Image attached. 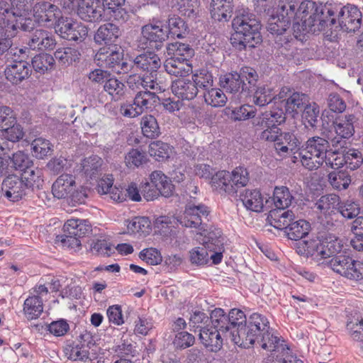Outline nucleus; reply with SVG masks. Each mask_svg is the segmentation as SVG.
<instances>
[{"label":"nucleus","instance_id":"obj_5","mask_svg":"<svg viewBox=\"0 0 363 363\" xmlns=\"http://www.w3.org/2000/svg\"><path fill=\"white\" fill-rule=\"evenodd\" d=\"M286 113L281 108L273 107L255 117L253 125L261 140L272 142L277 140L279 125L286 121Z\"/></svg>","mask_w":363,"mask_h":363},{"label":"nucleus","instance_id":"obj_57","mask_svg":"<svg viewBox=\"0 0 363 363\" xmlns=\"http://www.w3.org/2000/svg\"><path fill=\"white\" fill-rule=\"evenodd\" d=\"M147 160L145 152L135 148H132L125 157V165L130 169L139 167L145 164Z\"/></svg>","mask_w":363,"mask_h":363},{"label":"nucleus","instance_id":"obj_47","mask_svg":"<svg viewBox=\"0 0 363 363\" xmlns=\"http://www.w3.org/2000/svg\"><path fill=\"white\" fill-rule=\"evenodd\" d=\"M101 164L102 161L99 157L92 155L84 160L82 164V171L87 178L96 179L101 173Z\"/></svg>","mask_w":363,"mask_h":363},{"label":"nucleus","instance_id":"obj_2","mask_svg":"<svg viewBox=\"0 0 363 363\" xmlns=\"http://www.w3.org/2000/svg\"><path fill=\"white\" fill-rule=\"evenodd\" d=\"M298 0H279L267 23L268 31L274 36L278 48L286 47L292 38L289 31L291 23L298 21Z\"/></svg>","mask_w":363,"mask_h":363},{"label":"nucleus","instance_id":"obj_53","mask_svg":"<svg viewBox=\"0 0 363 363\" xmlns=\"http://www.w3.org/2000/svg\"><path fill=\"white\" fill-rule=\"evenodd\" d=\"M175 223L176 221L174 216H160L154 222L155 232L164 237H167L173 231Z\"/></svg>","mask_w":363,"mask_h":363},{"label":"nucleus","instance_id":"obj_14","mask_svg":"<svg viewBox=\"0 0 363 363\" xmlns=\"http://www.w3.org/2000/svg\"><path fill=\"white\" fill-rule=\"evenodd\" d=\"M33 11L34 16L39 23L48 26H54V28L58 20L63 18L59 7L48 1L37 3L33 7Z\"/></svg>","mask_w":363,"mask_h":363},{"label":"nucleus","instance_id":"obj_62","mask_svg":"<svg viewBox=\"0 0 363 363\" xmlns=\"http://www.w3.org/2000/svg\"><path fill=\"white\" fill-rule=\"evenodd\" d=\"M189 261L191 264L203 266L209 261L208 248L206 246L196 247L189 251Z\"/></svg>","mask_w":363,"mask_h":363},{"label":"nucleus","instance_id":"obj_55","mask_svg":"<svg viewBox=\"0 0 363 363\" xmlns=\"http://www.w3.org/2000/svg\"><path fill=\"white\" fill-rule=\"evenodd\" d=\"M9 163L11 167L18 169L22 172L28 168L33 167V162L28 155L22 151H18L13 154L12 157L8 156Z\"/></svg>","mask_w":363,"mask_h":363},{"label":"nucleus","instance_id":"obj_42","mask_svg":"<svg viewBox=\"0 0 363 363\" xmlns=\"http://www.w3.org/2000/svg\"><path fill=\"white\" fill-rule=\"evenodd\" d=\"M91 231V225L86 220L71 219L64 225V232L76 235L79 239Z\"/></svg>","mask_w":363,"mask_h":363},{"label":"nucleus","instance_id":"obj_7","mask_svg":"<svg viewBox=\"0 0 363 363\" xmlns=\"http://www.w3.org/2000/svg\"><path fill=\"white\" fill-rule=\"evenodd\" d=\"M168 33L164 29V24L160 20H152V23L143 26L138 46L142 49L160 50L168 39Z\"/></svg>","mask_w":363,"mask_h":363},{"label":"nucleus","instance_id":"obj_52","mask_svg":"<svg viewBox=\"0 0 363 363\" xmlns=\"http://www.w3.org/2000/svg\"><path fill=\"white\" fill-rule=\"evenodd\" d=\"M0 29L2 33L0 35V55L6 51H9L12 45L11 38L16 35L14 24H9L5 22L4 26L0 24Z\"/></svg>","mask_w":363,"mask_h":363},{"label":"nucleus","instance_id":"obj_30","mask_svg":"<svg viewBox=\"0 0 363 363\" xmlns=\"http://www.w3.org/2000/svg\"><path fill=\"white\" fill-rule=\"evenodd\" d=\"M21 179L30 189L32 195L36 190L40 189L44 183L42 169L34 166L23 171L20 176Z\"/></svg>","mask_w":363,"mask_h":363},{"label":"nucleus","instance_id":"obj_45","mask_svg":"<svg viewBox=\"0 0 363 363\" xmlns=\"http://www.w3.org/2000/svg\"><path fill=\"white\" fill-rule=\"evenodd\" d=\"M191 74V79L199 91L201 90L204 92L213 86V76L207 69H196Z\"/></svg>","mask_w":363,"mask_h":363},{"label":"nucleus","instance_id":"obj_11","mask_svg":"<svg viewBox=\"0 0 363 363\" xmlns=\"http://www.w3.org/2000/svg\"><path fill=\"white\" fill-rule=\"evenodd\" d=\"M337 7L336 6H335ZM337 9V8H336ZM338 26L343 31L347 33L355 32L362 24V13L354 5H347L342 7L340 11L337 9Z\"/></svg>","mask_w":363,"mask_h":363},{"label":"nucleus","instance_id":"obj_27","mask_svg":"<svg viewBox=\"0 0 363 363\" xmlns=\"http://www.w3.org/2000/svg\"><path fill=\"white\" fill-rule=\"evenodd\" d=\"M277 140L272 141L274 143L276 150L279 154L287 153L289 150L293 152L301 145L300 140L291 132L283 133L279 130Z\"/></svg>","mask_w":363,"mask_h":363},{"label":"nucleus","instance_id":"obj_61","mask_svg":"<svg viewBox=\"0 0 363 363\" xmlns=\"http://www.w3.org/2000/svg\"><path fill=\"white\" fill-rule=\"evenodd\" d=\"M345 163L347 169L356 170L363 164V155L357 149L344 150Z\"/></svg>","mask_w":363,"mask_h":363},{"label":"nucleus","instance_id":"obj_29","mask_svg":"<svg viewBox=\"0 0 363 363\" xmlns=\"http://www.w3.org/2000/svg\"><path fill=\"white\" fill-rule=\"evenodd\" d=\"M164 67L168 74L175 77H184L193 72L191 62L172 57H169L165 60Z\"/></svg>","mask_w":363,"mask_h":363},{"label":"nucleus","instance_id":"obj_10","mask_svg":"<svg viewBox=\"0 0 363 363\" xmlns=\"http://www.w3.org/2000/svg\"><path fill=\"white\" fill-rule=\"evenodd\" d=\"M209 213L208 207L204 204L188 203L186 205L183 215L177 220L186 228H199L204 220H208Z\"/></svg>","mask_w":363,"mask_h":363},{"label":"nucleus","instance_id":"obj_23","mask_svg":"<svg viewBox=\"0 0 363 363\" xmlns=\"http://www.w3.org/2000/svg\"><path fill=\"white\" fill-rule=\"evenodd\" d=\"M76 186L75 177L72 174H62L52 186V193L54 197L65 199L69 197Z\"/></svg>","mask_w":363,"mask_h":363},{"label":"nucleus","instance_id":"obj_8","mask_svg":"<svg viewBox=\"0 0 363 363\" xmlns=\"http://www.w3.org/2000/svg\"><path fill=\"white\" fill-rule=\"evenodd\" d=\"M269 329V322L263 315L254 313L247 319L245 328H240L241 342L240 347L248 348L256 342L257 337Z\"/></svg>","mask_w":363,"mask_h":363},{"label":"nucleus","instance_id":"obj_9","mask_svg":"<svg viewBox=\"0 0 363 363\" xmlns=\"http://www.w3.org/2000/svg\"><path fill=\"white\" fill-rule=\"evenodd\" d=\"M55 29L60 38L69 41L82 42L88 35L84 23L67 17L60 18Z\"/></svg>","mask_w":363,"mask_h":363},{"label":"nucleus","instance_id":"obj_41","mask_svg":"<svg viewBox=\"0 0 363 363\" xmlns=\"http://www.w3.org/2000/svg\"><path fill=\"white\" fill-rule=\"evenodd\" d=\"M256 342L262 349L269 352L277 351L279 347L283 350H285V347H286L288 350H289L286 345L280 343L279 337L274 335V334L269 331V329L266 330L264 333H262V335L257 337V340H256Z\"/></svg>","mask_w":363,"mask_h":363},{"label":"nucleus","instance_id":"obj_46","mask_svg":"<svg viewBox=\"0 0 363 363\" xmlns=\"http://www.w3.org/2000/svg\"><path fill=\"white\" fill-rule=\"evenodd\" d=\"M323 236H322L321 238L316 237L309 240H304L303 241L304 254H306L308 257H311L313 259L320 261L323 259L322 254L320 252V251L323 250Z\"/></svg>","mask_w":363,"mask_h":363},{"label":"nucleus","instance_id":"obj_22","mask_svg":"<svg viewBox=\"0 0 363 363\" xmlns=\"http://www.w3.org/2000/svg\"><path fill=\"white\" fill-rule=\"evenodd\" d=\"M240 197L246 208L255 212H261L264 209L267 210L271 206L269 205V199L266 200L265 203H263L262 194L257 189L246 190L245 193L241 194Z\"/></svg>","mask_w":363,"mask_h":363},{"label":"nucleus","instance_id":"obj_12","mask_svg":"<svg viewBox=\"0 0 363 363\" xmlns=\"http://www.w3.org/2000/svg\"><path fill=\"white\" fill-rule=\"evenodd\" d=\"M33 0H11V5L7 2H0V24L5 22L12 25L16 16L27 15L30 11V4Z\"/></svg>","mask_w":363,"mask_h":363},{"label":"nucleus","instance_id":"obj_35","mask_svg":"<svg viewBox=\"0 0 363 363\" xmlns=\"http://www.w3.org/2000/svg\"><path fill=\"white\" fill-rule=\"evenodd\" d=\"M309 101L306 94L293 92L290 94L285 103V113H288L294 116L302 111L303 108Z\"/></svg>","mask_w":363,"mask_h":363},{"label":"nucleus","instance_id":"obj_54","mask_svg":"<svg viewBox=\"0 0 363 363\" xmlns=\"http://www.w3.org/2000/svg\"><path fill=\"white\" fill-rule=\"evenodd\" d=\"M125 84L116 77H108L104 85V89L114 101H118L122 98L125 94Z\"/></svg>","mask_w":363,"mask_h":363},{"label":"nucleus","instance_id":"obj_4","mask_svg":"<svg viewBox=\"0 0 363 363\" xmlns=\"http://www.w3.org/2000/svg\"><path fill=\"white\" fill-rule=\"evenodd\" d=\"M330 148V142L325 138H309L297 153L302 165L309 170L317 169L324 163Z\"/></svg>","mask_w":363,"mask_h":363},{"label":"nucleus","instance_id":"obj_26","mask_svg":"<svg viewBox=\"0 0 363 363\" xmlns=\"http://www.w3.org/2000/svg\"><path fill=\"white\" fill-rule=\"evenodd\" d=\"M233 7V0H211V18L218 21H227L232 16Z\"/></svg>","mask_w":363,"mask_h":363},{"label":"nucleus","instance_id":"obj_19","mask_svg":"<svg viewBox=\"0 0 363 363\" xmlns=\"http://www.w3.org/2000/svg\"><path fill=\"white\" fill-rule=\"evenodd\" d=\"M104 8L94 0H80L78 3L77 13L84 21L94 22L101 19Z\"/></svg>","mask_w":363,"mask_h":363},{"label":"nucleus","instance_id":"obj_25","mask_svg":"<svg viewBox=\"0 0 363 363\" xmlns=\"http://www.w3.org/2000/svg\"><path fill=\"white\" fill-rule=\"evenodd\" d=\"M134 65L137 68L152 74L160 67L161 60L153 51H147L135 57Z\"/></svg>","mask_w":363,"mask_h":363},{"label":"nucleus","instance_id":"obj_28","mask_svg":"<svg viewBox=\"0 0 363 363\" xmlns=\"http://www.w3.org/2000/svg\"><path fill=\"white\" fill-rule=\"evenodd\" d=\"M212 186L220 191H223L229 196H236L238 189L233 184L230 172L219 171L211 177Z\"/></svg>","mask_w":363,"mask_h":363},{"label":"nucleus","instance_id":"obj_16","mask_svg":"<svg viewBox=\"0 0 363 363\" xmlns=\"http://www.w3.org/2000/svg\"><path fill=\"white\" fill-rule=\"evenodd\" d=\"M57 42L55 35L43 29L35 30L28 37L27 45L33 50H52L56 46Z\"/></svg>","mask_w":363,"mask_h":363},{"label":"nucleus","instance_id":"obj_44","mask_svg":"<svg viewBox=\"0 0 363 363\" xmlns=\"http://www.w3.org/2000/svg\"><path fill=\"white\" fill-rule=\"evenodd\" d=\"M43 311V300L40 296L27 298L23 304V311L28 320L38 318Z\"/></svg>","mask_w":363,"mask_h":363},{"label":"nucleus","instance_id":"obj_49","mask_svg":"<svg viewBox=\"0 0 363 363\" xmlns=\"http://www.w3.org/2000/svg\"><path fill=\"white\" fill-rule=\"evenodd\" d=\"M204 101L212 107H223L227 102V97L223 91L213 86L203 92Z\"/></svg>","mask_w":363,"mask_h":363},{"label":"nucleus","instance_id":"obj_31","mask_svg":"<svg viewBox=\"0 0 363 363\" xmlns=\"http://www.w3.org/2000/svg\"><path fill=\"white\" fill-rule=\"evenodd\" d=\"M121 32L118 26L112 23L101 25L97 30L94 39L97 43L111 44L121 35Z\"/></svg>","mask_w":363,"mask_h":363},{"label":"nucleus","instance_id":"obj_15","mask_svg":"<svg viewBox=\"0 0 363 363\" xmlns=\"http://www.w3.org/2000/svg\"><path fill=\"white\" fill-rule=\"evenodd\" d=\"M32 74V68L26 60H13L6 65L4 74L6 79L13 85H20L28 80Z\"/></svg>","mask_w":363,"mask_h":363},{"label":"nucleus","instance_id":"obj_18","mask_svg":"<svg viewBox=\"0 0 363 363\" xmlns=\"http://www.w3.org/2000/svg\"><path fill=\"white\" fill-rule=\"evenodd\" d=\"M227 316L230 328V340L240 347L242 340L240 328H245L246 316L242 311L238 308L231 309Z\"/></svg>","mask_w":363,"mask_h":363},{"label":"nucleus","instance_id":"obj_56","mask_svg":"<svg viewBox=\"0 0 363 363\" xmlns=\"http://www.w3.org/2000/svg\"><path fill=\"white\" fill-rule=\"evenodd\" d=\"M352 263V258L345 252L339 255L333 257L328 262L330 268L337 274L343 276L349 267L350 264Z\"/></svg>","mask_w":363,"mask_h":363},{"label":"nucleus","instance_id":"obj_32","mask_svg":"<svg viewBox=\"0 0 363 363\" xmlns=\"http://www.w3.org/2000/svg\"><path fill=\"white\" fill-rule=\"evenodd\" d=\"M210 326L219 330L223 337L230 339V328L228 316L223 309L217 308L213 310L210 315Z\"/></svg>","mask_w":363,"mask_h":363},{"label":"nucleus","instance_id":"obj_50","mask_svg":"<svg viewBox=\"0 0 363 363\" xmlns=\"http://www.w3.org/2000/svg\"><path fill=\"white\" fill-rule=\"evenodd\" d=\"M328 180L331 186L339 191L347 189L351 183V177L345 170L330 172Z\"/></svg>","mask_w":363,"mask_h":363},{"label":"nucleus","instance_id":"obj_60","mask_svg":"<svg viewBox=\"0 0 363 363\" xmlns=\"http://www.w3.org/2000/svg\"><path fill=\"white\" fill-rule=\"evenodd\" d=\"M242 80L245 82V86H247L249 90V96L252 94L258 81V74L257 71L250 67H243L238 72Z\"/></svg>","mask_w":363,"mask_h":363},{"label":"nucleus","instance_id":"obj_33","mask_svg":"<svg viewBox=\"0 0 363 363\" xmlns=\"http://www.w3.org/2000/svg\"><path fill=\"white\" fill-rule=\"evenodd\" d=\"M323 250L320 251L323 259L334 257L344 252L345 246L342 240L333 235H327L323 237Z\"/></svg>","mask_w":363,"mask_h":363},{"label":"nucleus","instance_id":"obj_6","mask_svg":"<svg viewBox=\"0 0 363 363\" xmlns=\"http://www.w3.org/2000/svg\"><path fill=\"white\" fill-rule=\"evenodd\" d=\"M277 211H272L268 216L270 225L279 230H284L287 238L292 240L305 238L311 230V224L303 219L295 220V215L291 210L283 214H277Z\"/></svg>","mask_w":363,"mask_h":363},{"label":"nucleus","instance_id":"obj_34","mask_svg":"<svg viewBox=\"0 0 363 363\" xmlns=\"http://www.w3.org/2000/svg\"><path fill=\"white\" fill-rule=\"evenodd\" d=\"M150 183L162 192V196L170 197L174 192V185L172 181L162 172L153 171L150 175Z\"/></svg>","mask_w":363,"mask_h":363},{"label":"nucleus","instance_id":"obj_51","mask_svg":"<svg viewBox=\"0 0 363 363\" xmlns=\"http://www.w3.org/2000/svg\"><path fill=\"white\" fill-rule=\"evenodd\" d=\"M54 55L60 64L67 67L79 59L80 53L78 50L67 47L57 49Z\"/></svg>","mask_w":363,"mask_h":363},{"label":"nucleus","instance_id":"obj_58","mask_svg":"<svg viewBox=\"0 0 363 363\" xmlns=\"http://www.w3.org/2000/svg\"><path fill=\"white\" fill-rule=\"evenodd\" d=\"M172 152L170 146L162 141H156L150 143L149 145V154L151 157L155 158L156 160L160 162L164 161L169 157Z\"/></svg>","mask_w":363,"mask_h":363},{"label":"nucleus","instance_id":"obj_17","mask_svg":"<svg viewBox=\"0 0 363 363\" xmlns=\"http://www.w3.org/2000/svg\"><path fill=\"white\" fill-rule=\"evenodd\" d=\"M219 84L227 92L239 94L241 97L249 96L250 89L245 86V82L238 72H230L221 75L219 78Z\"/></svg>","mask_w":363,"mask_h":363},{"label":"nucleus","instance_id":"obj_3","mask_svg":"<svg viewBox=\"0 0 363 363\" xmlns=\"http://www.w3.org/2000/svg\"><path fill=\"white\" fill-rule=\"evenodd\" d=\"M232 26L235 32L232 34L230 41L236 50H251L262 42L261 23L252 14L235 16L232 21Z\"/></svg>","mask_w":363,"mask_h":363},{"label":"nucleus","instance_id":"obj_13","mask_svg":"<svg viewBox=\"0 0 363 363\" xmlns=\"http://www.w3.org/2000/svg\"><path fill=\"white\" fill-rule=\"evenodd\" d=\"M2 191L4 196L13 202L32 196L30 189L26 187L20 177L16 174L9 175L4 179Z\"/></svg>","mask_w":363,"mask_h":363},{"label":"nucleus","instance_id":"obj_63","mask_svg":"<svg viewBox=\"0 0 363 363\" xmlns=\"http://www.w3.org/2000/svg\"><path fill=\"white\" fill-rule=\"evenodd\" d=\"M340 204V197L335 194L322 196L315 203V206L321 212L326 213Z\"/></svg>","mask_w":363,"mask_h":363},{"label":"nucleus","instance_id":"obj_43","mask_svg":"<svg viewBox=\"0 0 363 363\" xmlns=\"http://www.w3.org/2000/svg\"><path fill=\"white\" fill-rule=\"evenodd\" d=\"M167 26L164 25V29H167L168 36L172 38H182L188 33V26L183 18L173 16L169 17L167 21Z\"/></svg>","mask_w":363,"mask_h":363},{"label":"nucleus","instance_id":"obj_40","mask_svg":"<svg viewBox=\"0 0 363 363\" xmlns=\"http://www.w3.org/2000/svg\"><path fill=\"white\" fill-rule=\"evenodd\" d=\"M140 128L143 135L147 138L155 139L161 134L157 118L150 114L144 115L141 118Z\"/></svg>","mask_w":363,"mask_h":363},{"label":"nucleus","instance_id":"obj_48","mask_svg":"<svg viewBox=\"0 0 363 363\" xmlns=\"http://www.w3.org/2000/svg\"><path fill=\"white\" fill-rule=\"evenodd\" d=\"M33 69L40 74L51 70L55 65V58L48 53H40L32 59Z\"/></svg>","mask_w":363,"mask_h":363},{"label":"nucleus","instance_id":"obj_36","mask_svg":"<svg viewBox=\"0 0 363 363\" xmlns=\"http://www.w3.org/2000/svg\"><path fill=\"white\" fill-rule=\"evenodd\" d=\"M302 121L306 128L308 130H315L318 128L320 123V108L315 104L308 103L302 110Z\"/></svg>","mask_w":363,"mask_h":363},{"label":"nucleus","instance_id":"obj_21","mask_svg":"<svg viewBox=\"0 0 363 363\" xmlns=\"http://www.w3.org/2000/svg\"><path fill=\"white\" fill-rule=\"evenodd\" d=\"M172 91L175 96L182 101H190L194 99L198 94L199 91L192 79H177L172 84Z\"/></svg>","mask_w":363,"mask_h":363},{"label":"nucleus","instance_id":"obj_64","mask_svg":"<svg viewBox=\"0 0 363 363\" xmlns=\"http://www.w3.org/2000/svg\"><path fill=\"white\" fill-rule=\"evenodd\" d=\"M253 94V101L259 106L269 104L273 99H277L272 94V90L265 86H257Z\"/></svg>","mask_w":363,"mask_h":363},{"label":"nucleus","instance_id":"obj_39","mask_svg":"<svg viewBox=\"0 0 363 363\" xmlns=\"http://www.w3.org/2000/svg\"><path fill=\"white\" fill-rule=\"evenodd\" d=\"M354 118V116L350 114L345 116V117L342 118H337L333 121V125L336 135H339L342 138L347 139L351 138L354 133L353 125Z\"/></svg>","mask_w":363,"mask_h":363},{"label":"nucleus","instance_id":"obj_24","mask_svg":"<svg viewBox=\"0 0 363 363\" xmlns=\"http://www.w3.org/2000/svg\"><path fill=\"white\" fill-rule=\"evenodd\" d=\"M223 335L219 330L213 329L210 325L204 329H200L199 339L202 344L212 352H217L223 346Z\"/></svg>","mask_w":363,"mask_h":363},{"label":"nucleus","instance_id":"obj_38","mask_svg":"<svg viewBox=\"0 0 363 363\" xmlns=\"http://www.w3.org/2000/svg\"><path fill=\"white\" fill-rule=\"evenodd\" d=\"M160 99L155 93L147 91L145 89V91H138L134 97V105L138 106V109H140L142 113L145 110L151 109L157 104L159 103Z\"/></svg>","mask_w":363,"mask_h":363},{"label":"nucleus","instance_id":"obj_20","mask_svg":"<svg viewBox=\"0 0 363 363\" xmlns=\"http://www.w3.org/2000/svg\"><path fill=\"white\" fill-rule=\"evenodd\" d=\"M269 199H271V197L269 198ZM294 199V197L288 187L285 186H276L274 189L272 201H269V203L270 205L273 204L275 208L271 209L269 215L272 211H277V214L281 216L280 214H283V213L286 211L285 209L291 205Z\"/></svg>","mask_w":363,"mask_h":363},{"label":"nucleus","instance_id":"obj_37","mask_svg":"<svg viewBox=\"0 0 363 363\" xmlns=\"http://www.w3.org/2000/svg\"><path fill=\"white\" fill-rule=\"evenodd\" d=\"M167 53L170 57L191 62V59L194 56L195 52L189 44L176 42L169 45Z\"/></svg>","mask_w":363,"mask_h":363},{"label":"nucleus","instance_id":"obj_59","mask_svg":"<svg viewBox=\"0 0 363 363\" xmlns=\"http://www.w3.org/2000/svg\"><path fill=\"white\" fill-rule=\"evenodd\" d=\"M32 154L38 159H44L51 153L52 145L48 140L38 138L31 143Z\"/></svg>","mask_w":363,"mask_h":363},{"label":"nucleus","instance_id":"obj_1","mask_svg":"<svg viewBox=\"0 0 363 363\" xmlns=\"http://www.w3.org/2000/svg\"><path fill=\"white\" fill-rule=\"evenodd\" d=\"M337 9L331 4H317L311 0L298 1V21L294 25V32L296 37L301 32L310 33L325 30V27L336 24L335 13Z\"/></svg>","mask_w":363,"mask_h":363}]
</instances>
